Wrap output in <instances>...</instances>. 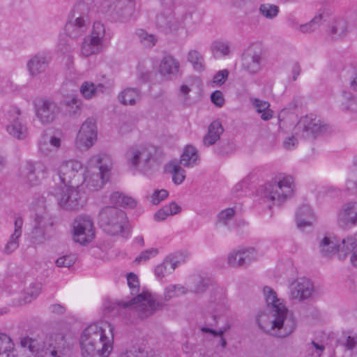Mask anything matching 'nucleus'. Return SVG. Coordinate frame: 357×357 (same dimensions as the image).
Returning <instances> with one entry per match:
<instances>
[{
	"label": "nucleus",
	"mask_w": 357,
	"mask_h": 357,
	"mask_svg": "<svg viewBox=\"0 0 357 357\" xmlns=\"http://www.w3.org/2000/svg\"><path fill=\"white\" fill-rule=\"evenodd\" d=\"M239 251L243 257L245 266L256 261L259 257L257 252L253 248H243L239 250Z\"/></svg>",
	"instance_id": "obj_50"
},
{
	"label": "nucleus",
	"mask_w": 357,
	"mask_h": 357,
	"mask_svg": "<svg viewBox=\"0 0 357 357\" xmlns=\"http://www.w3.org/2000/svg\"><path fill=\"white\" fill-rule=\"evenodd\" d=\"M19 236L10 235L8 242L2 250L4 255H10L15 251L19 247Z\"/></svg>",
	"instance_id": "obj_56"
},
{
	"label": "nucleus",
	"mask_w": 357,
	"mask_h": 357,
	"mask_svg": "<svg viewBox=\"0 0 357 357\" xmlns=\"http://www.w3.org/2000/svg\"><path fill=\"white\" fill-rule=\"evenodd\" d=\"M20 345L24 350L28 349L35 357H62L65 349L64 337L58 334L46 340L41 338L22 337Z\"/></svg>",
	"instance_id": "obj_4"
},
{
	"label": "nucleus",
	"mask_w": 357,
	"mask_h": 357,
	"mask_svg": "<svg viewBox=\"0 0 357 357\" xmlns=\"http://www.w3.org/2000/svg\"><path fill=\"white\" fill-rule=\"evenodd\" d=\"M340 344L344 348L345 351L350 353V357H357V335L352 333H344L341 340Z\"/></svg>",
	"instance_id": "obj_36"
},
{
	"label": "nucleus",
	"mask_w": 357,
	"mask_h": 357,
	"mask_svg": "<svg viewBox=\"0 0 357 357\" xmlns=\"http://www.w3.org/2000/svg\"><path fill=\"white\" fill-rule=\"evenodd\" d=\"M76 259L75 255H68L59 257L55 264L58 267H70L75 264Z\"/></svg>",
	"instance_id": "obj_61"
},
{
	"label": "nucleus",
	"mask_w": 357,
	"mask_h": 357,
	"mask_svg": "<svg viewBox=\"0 0 357 357\" xmlns=\"http://www.w3.org/2000/svg\"><path fill=\"white\" fill-rule=\"evenodd\" d=\"M83 165L77 160H64L60 165L58 170L59 180L63 185L73 186L83 183L82 171Z\"/></svg>",
	"instance_id": "obj_10"
},
{
	"label": "nucleus",
	"mask_w": 357,
	"mask_h": 357,
	"mask_svg": "<svg viewBox=\"0 0 357 357\" xmlns=\"http://www.w3.org/2000/svg\"><path fill=\"white\" fill-rule=\"evenodd\" d=\"M118 100L123 105H135L141 99L140 91L135 88H126L118 95Z\"/></svg>",
	"instance_id": "obj_29"
},
{
	"label": "nucleus",
	"mask_w": 357,
	"mask_h": 357,
	"mask_svg": "<svg viewBox=\"0 0 357 357\" xmlns=\"http://www.w3.org/2000/svg\"><path fill=\"white\" fill-rule=\"evenodd\" d=\"M136 37L139 43L146 48H152L155 46L157 38L151 33H149L144 29H137L135 32Z\"/></svg>",
	"instance_id": "obj_42"
},
{
	"label": "nucleus",
	"mask_w": 357,
	"mask_h": 357,
	"mask_svg": "<svg viewBox=\"0 0 357 357\" xmlns=\"http://www.w3.org/2000/svg\"><path fill=\"white\" fill-rule=\"evenodd\" d=\"M142 148L143 145L133 146L130 148L127 152L126 155L128 162L135 167H137L139 166V161L142 152L141 149Z\"/></svg>",
	"instance_id": "obj_48"
},
{
	"label": "nucleus",
	"mask_w": 357,
	"mask_h": 357,
	"mask_svg": "<svg viewBox=\"0 0 357 357\" xmlns=\"http://www.w3.org/2000/svg\"><path fill=\"white\" fill-rule=\"evenodd\" d=\"M20 109L16 107H10L6 113L8 120L6 130L8 132L18 139H25L28 135V129L26 125L20 121Z\"/></svg>",
	"instance_id": "obj_18"
},
{
	"label": "nucleus",
	"mask_w": 357,
	"mask_h": 357,
	"mask_svg": "<svg viewBox=\"0 0 357 357\" xmlns=\"http://www.w3.org/2000/svg\"><path fill=\"white\" fill-rule=\"evenodd\" d=\"M128 285L132 294H137L132 300L123 303L125 307H132L142 313V317L152 314L160 306L158 302L147 291L139 293V282L137 275L130 273L127 275Z\"/></svg>",
	"instance_id": "obj_6"
},
{
	"label": "nucleus",
	"mask_w": 357,
	"mask_h": 357,
	"mask_svg": "<svg viewBox=\"0 0 357 357\" xmlns=\"http://www.w3.org/2000/svg\"><path fill=\"white\" fill-rule=\"evenodd\" d=\"M346 187L351 194L357 193V167L349 173Z\"/></svg>",
	"instance_id": "obj_57"
},
{
	"label": "nucleus",
	"mask_w": 357,
	"mask_h": 357,
	"mask_svg": "<svg viewBox=\"0 0 357 357\" xmlns=\"http://www.w3.org/2000/svg\"><path fill=\"white\" fill-rule=\"evenodd\" d=\"M119 357H146L143 351L139 349L132 348L122 353Z\"/></svg>",
	"instance_id": "obj_64"
},
{
	"label": "nucleus",
	"mask_w": 357,
	"mask_h": 357,
	"mask_svg": "<svg viewBox=\"0 0 357 357\" xmlns=\"http://www.w3.org/2000/svg\"><path fill=\"white\" fill-rule=\"evenodd\" d=\"M112 160L108 155L99 153L91 156L83 174V183L90 190L101 189L109 178Z\"/></svg>",
	"instance_id": "obj_3"
},
{
	"label": "nucleus",
	"mask_w": 357,
	"mask_h": 357,
	"mask_svg": "<svg viewBox=\"0 0 357 357\" xmlns=\"http://www.w3.org/2000/svg\"><path fill=\"white\" fill-rule=\"evenodd\" d=\"M227 328H224L220 330H214L208 326H202L200 328L201 332L206 340H214L216 342V346H221L222 348L226 347L227 343L224 337V333L227 331Z\"/></svg>",
	"instance_id": "obj_27"
},
{
	"label": "nucleus",
	"mask_w": 357,
	"mask_h": 357,
	"mask_svg": "<svg viewBox=\"0 0 357 357\" xmlns=\"http://www.w3.org/2000/svg\"><path fill=\"white\" fill-rule=\"evenodd\" d=\"M337 222L343 229H349L357 224V202H349L342 206Z\"/></svg>",
	"instance_id": "obj_20"
},
{
	"label": "nucleus",
	"mask_w": 357,
	"mask_h": 357,
	"mask_svg": "<svg viewBox=\"0 0 357 357\" xmlns=\"http://www.w3.org/2000/svg\"><path fill=\"white\" fill-rule=\"evenodd\" d=\"M61 139L56 136H51L48 141H43L40 144V150L45 154H48L52 149H50L48 146H51L52 149L56 150L61 146Z\"/></svg>",
	"instance_id": "obj_47"
},
{
	"label": "nucleus",
	"mask_w": 357,
	"mask_h": 357,
	"mask_svg": "<svg viewBox=\"0 0 357 357\" xmlns=\"http://www.w3.org/2000/svg\"><path fill=\"white\" fill-rule=\"evenodd\" d=\"M34 225L50 231L54 225V220L52 215L45 210L42 213H36Z\"/></svg>",
	"instance_id": "obj_39"
},
{
	"label": "nucleus",
	"mask_w": 357,
	"mask_h": 357,
	"mask_svg": "<svg viewBox=\"0 0 357 357\" xmlns=\"http://www.w3.org/2000/svg\"><path fill=\"white\" fill-rule=\"evenodd\" d=\"M38 164L32 162H26L20 169L21 176L26 180L31 185H36L39 178L36 174V166Z\"/></svg>",
	"instance_id": "obj_34"
},
{
	"label": "nucleus",
	"mask_w": 357,
	"mask_h": 357,
	"mask_svg": "<svg viewBox=\"0 0 357 357\" xmlns=\"http://www.w3.org/2000/svg\"><path fill=\"white\" fill-rule=\"evenodd\" d=\"M51 193L56 197L59 206L68 211H76L82 208L85 202L84 192L82 185H62L53 189Z\"/></svg>",
	"instance_id": "obj_9"
},
{
	"label": "nucleus",
	"mask_w": 357,
	"mask_h": 357,
	"mask_svg": "<svg viewBox=\"0 0 357 357\" xmlns=\"http://www.w3.org/2000/svg\"><path fill=\"white\" fill-rule=\"evenodd\" d=\"M82 357H108L113 349L114 327L108 323L91 324L79 338Z\"/></svg>",
	"instance_id": "obj_2"
},
{
	"label": "nucleus",
	"mask_w": 357,
	"mask_h": 357,
	"mask_svg": "<svg viewBox=\"0 0 357 357\" xmlns=\"http://www.w3.org/2000/svg\"><path fill=\"white\" fill-rule=\"evenodd\" d=\"M229 76V71L227 69L219 70L214 76L213 79V83L216 86H220L223 84Z\"/></svg>",
	"instance_id": "obj_62"
},
{
	"label": "nucleus",
	"mask_w": 357,
	"mask_h": 357,
	"mask_svg": "<svg viewBox=\"0 0 357 357\" xmlns=\"http://www.w3.org/2000/svg\"><path fill=\"white\" fill-rule=\"evenodd\" d=\"M90 24V9L86 3L79 2L73 8L65 31L70 38L77 39L87 31Z\"/></svg>",
	"instance_id": "obj_7"
},
{
	"label": "nucleus",
	"mask_w": 357,
	"mask_h": 357,
	"mask_svg": "<svg viewBox=\"0 0 357 357\" xmlns=\"http://www.w3.org/2000/svg\"><path fill=\"white\" fill-rule=\"evenodd\" d=\"M50 57L45 52H39L33 56L27 63V68L32 77L38 76L45 71Z\"/></svg>",
	"instance_id": "obj_24"
},
{
	"label": "nucleus",
	"mask_w": 357,
	"mask_h": 357,
	"mask_svg": "<svg viewBox=\"0 0 357 357\" xmlns=\"http://www.w3.org/2000/svg\"><path fill=\"white\" fill-rule=\"evenodd\" d=\"M347 29V23L344 20H337L334 22L333 25L331 26V33L335 36L344 35Z\"/></svg>",
	"instance_id": "obj_60"
},
{
	"label": "nucleus",
	"mask_w": 357,
	"mask_h": 357,
	"mask_svg": "<svg viewBox=\"0 0 357 357\" xmlns=\"http://www.w3.org/2000/svg\"><path fill=\"white\" fill-rule=\"evenodd\" d=\"M341 245V243L334 241L331 240L329 237L325 236L324 237L319 243V248L320 252L324 256H331L337 252L338 255L339 246Z\"/></svg>",
	"instance_id": "obj_37"
},
{
	"label": "nucleus",
	"mask_w": 357,
	"mask_h": 357,
	"mask_svg": "<svg viewBox=\"0 0 357 357\" xmlns=\"http://www.w3.org/2000/svg\"><path fill=\"white\" fill-rule=\"evenodd\" d=\"M199 162L197 149L192 146H187L181 155L180 165L185 167H193Z\"/></svg>",
	"instance_id": "obj_32"
},
{
	"label": "nucleus",
	"mask_w": 357,
	"mask_h": 357,
	"mask_svg": "<svg viewBox=\"0 0 357 357\" xmlns=\"http://www.w3.org/2000/svg\"><path fill=\"white\" fill-rule=\"evenodd\" d=\"M75 241L85 245L91 241L95 236V230L91 219L89 216L80 215L73 222Z\"/></svg>",
	"instance_id": "obj_15"
},
{
	"label": "nucleus",
	"mask_w": 357,
	"mask_h": 357,
	"mask_svg": "<svg viewBox=\"0 0 357 357\" xmlns=\"http://www.w3.org/2000/svg\"><path fill=\"white\" fill-rule=\"evenodd\" d=\"M169 195L167 190L165 189L155 190L149 197V201L154 205L159 204L162 201L165 199Z\"/></svg>",
	"instance_id": "obj_59"
},
{
	"label": "nucleus",
	"mask_w": 357,
	"mask_h": 357,
	"mask_svg": "<svg viewBox=\"0 0 357 357\" xmlns=\"http://www.w3.org/2000/svg\"><path fill=\"white\" fill-rule=\"evenodd\" d=\"M296 133L301 132L303 137H314L326 130L319 119L310 114L301 118L295 128Z\"/></svg>",
	"instance_id": "obj_17"
},
{
	"label": "nucleus",
	"mask_w": 357,
	"mask_h": 357,
	"mask_svg": "<svg viewBox=\"0 0 357 357\" xmlns=\"http://www.w3.org/2000/svg\"><path fill=\"white\" fill-rule=\"evenodd\" d=\"M224 129L221 123L218 121L212 122L208 130V133L204 137L203 143L206 146L215 144L219 139Z\"/></svg>",
	"instance_id": "obj_30"
},
{
	"label": "nucleus",
	"mask_w": 357,
	"mask_h": 357,
	"mask_svg": "<svg viewBox=\"0 0 357 357\" xmlns=\"http://www.w3.org/2000/svg\"><path fill=\"white\" fill-rule=\"evenodd\" d=\"M325 347L314 341L309 342L305 346V353L311 357H321Z\"/></svg>",
	"instance_id": "obj_49"
},
{
	"label": "nucleus",
	"mask_w": 357,
	"mask_h": 357,
	"mask_svg": "<svg viewBox=\"0 0 357 357\" xmlns=\"http://www.w3.org/2000/svg\"><path fill=\"white\" fill-rule=\"evenodd\" d=\"M126 302L116 303L111 301H105L103 303L104 313L105 314L114 316L119 312V309L121 306L126 308L123 305Z\"/></svg>",
	"instance_id": "obj_54"
},
{
	"label": "nucleus",
	"mask_w": 357,
	"mask_h": 357,
	"mask_svg": "<svg viewBox=\"0 0 357 357\" xmlns=\"http://www.w3.org/2000/svg\"><path fill=\"white\" fill-rule=\"evenodd\" d=\"M296 221L298 228L304 230L316 221V215L309 205L303 204L297 210Z\"/></svg>",
	"instance_id": "obj_23"
},
{
	"label": "nucleus",
	"mask_w": 357,
	"mask_h": 357,
	"mask_svg": "<svg viewBox=\"0 0 357 357\" xmlns=\"http://www.w3.org/2000/svg\"><path fill=\"white\" fill-rule=\"evenodd\" d=\"M227 262L232 267L245 266L243 259L239 250H233L228 255Z\"/></svg>",
	"instance_id": "obj_52"
},
{
	"label": "nucleus",
	"mask_w": 357,
	"mask_h": 357,
	"mask_svg": "<svg viewBox=\"0 0 357 357\" xmlns=\"http://www.w3.org/2000/svg\"><path fill=\"white\" fill-rule=\"evenodd\" d=\"M241 67L250 75L257 73L262 62V50L259 44L250 45L241 56Z\"/></svg>",
	"instance_id": "obj_14"
},
{
	"label": "nucleus",
	"mask_w": 357,
	"mask_h": 357,
	"mask_svg": "<svg viewBox=\"0 0 357 357\" xmlns=\"http://www.w3.org/2000/svg\"><path fill=\"white\" fill-rule=\"evenodd\" d=\"M158 253L157 248H151L142 252L138 257H137L134 262L137 264L145 263L150 259L155 257Z\"/></svg>",
	"instance_id": "obj_58"
},
{
	"label": "nucleus",
	"mask_w": 357,
	"mask_h": 357,
	"mask_svg": "<svg viewBox=\"0 0 357 357\" xmlns=\"http://www.w3.org/2000/svg\"><path fill=\"white\" fill-rule=\"evenodd\" d=\"M162 10L156 17V24L164 31L177 30L181 24L174 13V0H161Z\"/></svg>",
	"instance_id": "obj_13"
},
{
	"label": "nucleus",
	"mask_w": 357,
	"mask_h": 357,
	"mask_svg": "<svg viewBox=\"0 0 357 357\" xmlns=\"http://www.w3.org/2000/svg\"><path fill=\"white\" fill-rule=\"evenodd\" d=\"M36 115L43 124H48L54 121L59 113L57 105L51 100L40 99L34 102Z\"/></svg>",
	"instance_id": "obj_19"
},
{
	"label": "nucleus",
	"mask_w": 357,
	"mask_h": 357,
	"mask_svg": "<svg viewBox=\"0 0 357 357\" xmlns=\"http://www.w3.org/2000/svg\"><path fill=\"white\" fill-rule=\"evenodd\" d=\"M66 111L71 116L77 117L80 115L82 111V102L76 97L65 101Z\"/></svg>",
	"instance_id": "obj_44"
},
{
	"label": "nucleus",
	"mask_w": 357,
	"mask_h": 357,
	"mask_svg": "<svg viewBox=\"0 0 357 357\" xmlns=\"http://www.w3.org/2000/svg\"><path fill=\"white\" fill-rule=\"evenodd\" d=\"M338 102L340 109L344 112L357 111V97L350 91H342L340 94Z\"/></svg>",
	"instance_id": "obj_28"
},
{
	"label": "nucleus",
	"mask_w": 357,
	"mask_h": 357,
	"mask_svg": "<svg viewBox=\"0 0 357 357\" xmlns=\"http://www.w3.org/2000/svg\"><path fill=\"white\" fill-rule=\"evenodd\" d=\"M314 287L310 280L298 278L289 286L288 296L291 301H304L311 298Z\"/></svg>",
	"instance_id": "obj_16"
},
{
	"label": "nucleus",
	"mask_w": 357,
	"mask_h": 357,
	"mask_svg": "<svg viewBox=\"0 0 357 357\" xmlns=\"http://www.w3.org/2000/svg\"><path fill=\"white\" fill-rule=\"evenodd\" d=\"M338 251V258L341 260L344 259L349 254L352 252L351 262L354 266H357V232L353 236L343 238Z\"/></svg>",
	"instance_id": "obj_21"
},
{
	"label": "nucleus",
	"mask_w": 357,
	"mask_h": 357,
	"mask_svg": "<svg viewBox=\"0 0 357 357\" xmlns=\"http://www.w3.org/2000/svg\"><path fill=\"white\" fill-rule=\"evenodd\" d=\"M167 171L172 174V181L176 185L181 184L185 178V170L176 162L168 164Z\"/></svg>",
	"instance_id": "obj_41"
},
{
	"label": "nucleus",
	"mask_w": 357,
	"mask_h": 357,
	"mask_svg": "<svg viewBox=\"0 0 357 357\" xmlns=\"http://www.w3.org/2000/svg\"><path fill=\"white\" fill-rule=\"evenodd\" d=\"M210 307L213 314V322L208 323V326H215L218 324L219 314L223 313L226 310L225 298L222 293H219L218 298H215L214 301H211Z\"/></svg>",
	"instance_id": "obj_33"
},
{
	"label": "nucleus",
	"mask_w": 357,
	"mask_h": 357,
	"mask_svg": "<svg viewBox=\"0 0 357 357\" xmlns=\"http://www.w3.org/2000/svg\"><path fill=\"white\" fill-rule=\"evenodd\" d=\"M293 178L290 176L279 175L264 185V195L273 204H281L293 195Z\"/></svg>",
	"instance_id": "obj_8"
},
{
	"label": "nucleus",
	"mask_w": 357,
	"mask_h": 357,
	"mask_svg": "<svg viewBox=\"0 0 357 357\" xmlns=\"http://www.w3.org/2000/svg\"><path fill=\"white\" fill-rule=\"evenodd\" d=\"M97 137L98 130L96 119L93 117H89L82 124L77 135L76 147L81 151L88 150L95 144Z\"/></svg>",
	"instance_id": "obj_12"
},
{
	"label": "nucleus",
	"mask_w": 357,
	"mask_h": 357,
	"mask_svg": "<svg viewBox=\"0 0 357 357\" xmlns=\"http://www.w3.org/2000/svg\"><path fill=\"white\" fill-rule=\"evenodd\" d=\"M251 101L257 112L261 114V118L263 120L268 121L272 118L273 111L269 109L270 104L268 102L258 98L252 99Z\"/></svg>",
	"instance_id": "obj_38"
},
{
	"label": "nucleus",
	"mask_w": 357,
	"mask_h": 357,
	"mask_svg": "<svg viewBox=\"0 0 357 357\" xmlns=\"http://www.w3.org/2000/svg\"><path fill=\"white\" fill-rule=\"evenodd\" d=\"M210 49L216 59L227 57L231 54V44L227 40H216L211 43Z\"/></svg>",
	"instance_id": "obj_31"
},
{
	"label": "nucleus",
	"mask_w": 357,
	"mask_h": 357,
	"mask_svg": "<svg viewBox=\"0 0 357 357\" xmlns=\"http://www.w3.org/2000/svg\"><path fill=\"white\" fill-rule=\"evenodd\" d=\"M235 214V211L232 208H227L221 211L218 215V222L224 226L228 227L232 220Z\"/></svg>",
	"instance_id": "obj_51"
},
{
	"label": "nucleus",
	"mask_w": 357,
	"mask_h": 357,
	"mask_svg": "<svg viewBox=\"0 0 357 357\" xmlns=\"http://www.w3.org/2000/svg\"><path fill=\"white\" fill-rule=\"evenodd\" d=\"M329 15L328 12L323 11L319 15L315 16L310 22L300 25L299 31L303 33H309L315 31L322 22L326 21Z\"/></svg>",
	"instance_id": "obj_35"
},
{
	"label": "nucleus",
	"mask_w": 357,
	"mask_h": 357,
	"mask_svg": "<svg viewBox=\"0 0 357 357\" xmlns=\"http://www.w3.org/2000/svg\"><path fill=\"white\" fill-rule=\"evenodd\" d=\"M141 150L142 152L137 167H141L143 170H147L151 167L150 162L153 155V150L151 147L146 146H143Z\"/></svg>",
	"instance_id": "obj_45"
},
{
	"label": "nucleus",
	"mask_w": 357,
	"mask_h": 357,
	"mask_svg": "<svg viewBox=\"0 0 357 357\" xmlns=\"http://www.w3.org/2000/svg\"><path fill=\"white\" fill-rule=\"evenodd\" d=\"M105 36L104 25L100 22L93 23L90 35L85 37L81 46V54L85 57L100 53L103 47Z\"/></svg>",
	"instance_id": "obj_11"
},
{
	"label": "nucleus",
	"mask_w": 357,
	"mask_h": 357,
	"mask_svg": "<svg viewBox=\"0 0 357 357\" xmlns=\"http://www.w3.org/2000/svg\"><path fill=\"white\" fill-rule=\"evenodd\" d=\"M176 261H171L166 257L164 261L155 266V274L158 278L162 279L171 274L175 270Z\"/></svg>",
	"instance_id": "obj_40"
},
{
	"label": "nucleus",
	"mask_w": 357,
	"mask_h": 357,
	"mask_svg": "<svg viewBox=\"0 0 357 357\" xmlns=\"http://www.w3.org/2000/svg\"><path fill=\"white\" fill-rule=\"evenodd\" d=\"M111 86H106L102 83L94 84L90 81L84 82L79 88V92L86 100H91L96 98L99 93H105L111 89Z\"/></svg>",
	"instance_id": "obj_25"
},
{
	"label": "nucleus",
	"mask_w": 357,
	"mask_h": 357,
	"mask_svg": "<svg viewBox=\"0 0 357 357\" xmlns=\"http://www.w3.org/2000/svg\"><path fill=\"white\" fill-rule=\"evenodd\" d=\"M188 61L192 63L196 71L202 72L204 70V59L198 51L190 50L188 54Z\"/></svg>",
	"instance_id": "obj_43"
},
{
	"label": "nucleus",
	"mask_w": 357,
	"mask_h": 357,
	"mask_svg": "<svg viewBox=\"0 0 357 357\" xmlns=\"http://www.w3.org/2000/svg\"><path fill=\"white\" fill-rule=\"evenodd\" d=\"M348 82L350 89L357 92V68H353L349 73Z\"/></svg>",
	"instance_id": "obj_63"
},
{
	"label": "nucleus",
	"mask_w": 357,
	"mask_h": 357,
	"mask_svg": "<svg viewBox=\"0 0 357 357\" xmlns=\"http://www.w3.org/2000/svg\"><path fill=\"white\" fill-rule=\"evenodd\" d=\"M99 224L111 236H129L128 220L125 211L112 206L102 208L99 213Z\"/></svg>",
	"instance_id": "obj_5"
},
{
	"label": "nucleus",
	"mask_w": 357,
	"mask_h": 357,
	"mask_svg": "<svg viewBox=\"0 0 357 357\" xmlns=\"http://www.w3.org/2000/svg\"><path fill=\"white\" fill-rule=\"evenodd\" d=\"M49 231L40 227L33 226L31 233V239L33 243L42 244L50 238Z\"/></svg>",
	"instance_id": "obj_46"
},
{
	"label": "nucleus",
	"mask_w": 357,
	"mask_h": 357,
	"mask_svg": "<svg viewBox=\"0 0 357 357\" xmlns=\"http://www.w3.org/2000/svg\"><path fill=\"white\" fill-rule=\"evenodd\" d=\"M263 291L267 306L266 310L259 311L257 315L259 327L266 334L276 337L289 336L296 328V319L293 313L278 297L273 288L264 287Z\"/></svg>",
	"instance_id": "obj_1"
},
{
	"label": "nucleus",
	"mask_w": 357,
	"mask_h": 357,
	"mask_svg": "<svg viewBox=\"0 0 357 357\" xmlns=\"http://www.w3.org/2000/svg\"><path fill=\"white\" fill-rule=\"evenodd\" d=\"M41 284L39 283H33L30 287L26 290L24 296V303H30L33 299H35L40 293Z\"/></svg>",
	"instance_id": "obj_55"
},
{
	"label": "nucleus",
	"mask_w": 357,
	"mask_h": 357,
	"mask_svg": "<svg viewBox=\"0 0 357 357\" xmlns=\"http://www.w3.org/2000/svg\"><path fill=\"white\" fill-rule=\"evenodd\" d=\"M259 11L266 18L273 19L278 15L279 8L275 5L266 3L260 6Z\"/></svg>",
	"instance_id": "obj_53"
},
{
	"label": "nucleus",
	"mask_w": 357,
	"mask_h": 357,
	"mask_svg": "<svg viewBox=\"0 0 357 357\" xmlns=\"http://www.w3.org/2000/svg\"><path fill=\"white\" fill-rule=\"evenodd\" d=\"M179 67L180 63L175 58L166 56L160 62L159 71L161 75L170 79L178 74Z\"/></svg>",
	"instance_id": "obj_26"
},
{
	"label": "nucleus",
	"mask_w": 357,
	"mask_h": 357,
	"mask_svg": "<svg viewBox=\"0 0 357 357\" xmlns=\"http://www.w3.org/2000/svg\"><path fill=\"white\" fill-rule=\"evenodd\" d=\"M109 7L121 21H126L134 12L135 3L133 0H110Z\"/></svg>",
	"instance_id": "obj_22"
}]
</instances>
